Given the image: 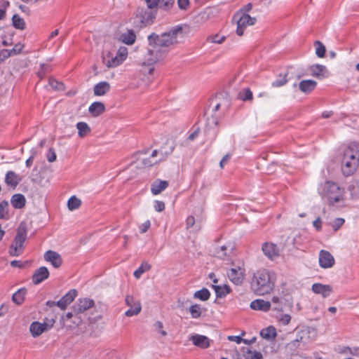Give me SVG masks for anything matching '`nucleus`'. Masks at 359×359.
<instances>
[{"instance_id":"f257e3e1","label":"nucleus","mask_w":359,"mask_h":359,"mask_svg":"<svg viewBox=\"0 0 359 359\" xmlns=\"http://www.w3.org/2000/svg\"><path fill=\"white\" fill-rule=\"evenodd\" d=\"M179 32V29H175L161 35L152 33L148 36L149 46L142 65L147 66L149 74L154 71L153 65L165 58L170 47L177 43V35Z\"/></svg>"},{"instance_id":"f03ea898","label":"nucleus","mask_w":359,"mask_h":359,"mask_svg":"<svg viewBox=\"0 0 359 359\" xmlns=\"http://www.w3.org/2000/svg\"><path fill=\"white\" fill-rule=\"evenodd\" d=\"M276 275L267 269H260L254 273L251 282V289L257 295L271 293L274 288Z\"/></svg>"},{"instance_id":"7ed1b4c3","label":"nucleus","mask_w":359,"mask_h":359,"mask_svg":"<svg viewBox=\"0 0 359 359\" xmlns=\"http://www.w3.org/2000/svg\"><path fill=\"white\" fill-rule=\"evenodd\" d=\"M319 194L330 206L341 208L345 205V189L335 182H325L319 189Z\"/></svg>"},{"instance_id":"20e7f679","label":"nucleus","mask_w":359,"mask_h":359,"mask_svg":"<svg viewBox=\"0 0 359 359\" xmlns=\"http://www.w3.org/2000/svg\"><path fill=\"white\" fill-rule=\"evenodd\" d=\"M359 150L358 145L349 147L344 151L341 161V171L346 176L353 174L358 166Z\"/></svg>"},{"instance_id":"39448f33","label":"nucleus","mask_w":359,"mask_h":359,"mask_svg":"<svg viewBox=\"0 0 359 359\" xmlns=\"http://www.w3.org/2000/svg\"><path fill=\"white\" fill-rule=\"evenodd\" d=\"M27 230L26 224L21 222L18 228L17 233L10 246L9 254L13 257L20 256L24 251V243L27 239Z\"/></svg>"},{"instance_id":"423d86ee","label":"nucleus","mask_w":359,"mask_h":359,"mask_svg":"<svg viewBox=\"0 0 359 359\" xmlns=\"http://www.w3.org/2000/svg\"><path fill=\"white\" fill-rule=\"evenodd\" d=\"M128 57V49L125 46L120 47L116 55L107 51L102 55V62L108 68H114L121 65Z\"/></svg>"},{"instance_id":"0eeeda50","label":"nucleus","mask_w":359,"mask_h":359,"mask_svg":"<svg viewBox=\"0 0 359 359\" xmlns=\"http://www.w3.org/2000/svg\"><path fill=\"white\" fill-rule=\"evenodd\" d=\"M229 107V102L227 99L224 97L223 95L220 94L209 101L206 114H211L212 116L217 118L218 115L217 112L221 111L224 112Z\"/></svg>"},{"instance_id":"6e6552de","label":"nucleus","mask_w":359,"mask_h":359,"mask_svg":"<svg viewBox=\"0 0 359 359\" xmlns=\"http://www.w3.org/2000/svg\"><path fill=\"white\" fill-rule=\"evenodd\" d=\"M233 20H236L237 24L236 34L238 36H242L248 26L253 25L255 23L256 18H252L248 13L240 11L234 15Z\"/></svg>"},{"instance_id":"1a4fd4ad","label":"nucleus","mask_w":359,"mask_h":359,"mask_svg":"<svg viewBox=\"0 0 359 359\" xmlns=\"http://www.w3.org/2000/svg\"><path fill=\"white\" fill-rule=\"evenodd\" d=\"M156 11L146 7H138L136 11V18L139 20L141 26H147L153 22L156 18Z\"/></svg>"},{"instance_id":"9d476101","label":"nucleus","mask_w":359,"mask_h":359,"mask_svg":"<svg viewBox=\"0 0 359 359\" xmlns=\"http://www.w3.org/2000/svg\"><path fill=\"white\" fill-rule=\"evenodd\" d=\"M317 336V330L312 327H304L297 333V338L306 346L309 343L313 341Z\"/></svg>"},{"instance_id":"9b49d317","label":"nucleus","mask_w":359,"mask_h":359,"mask_svg":"<svg viewBox=\"0 0 359 359\" xmlns=\"http://www.w3.org/2000/svg\"><path fill=\"white\" fill-rule=\"evenodd\" d=\"M125 303L130 307V309L125 312V315L127 317L137 316L140 313L142 310L141 303L139 300H136L133 295H126Z\"/></svg>"},{"instance_id":"f8f14e48","label":"nucleus","mask_w":359,"mask_h":359,"mask_svg":"<svg viewBox=\"0 0 359 359\" xmlns=\"http://www.w3.org/2000/svg\"><path fill=\"white\" fill-rule=\"evenodd\" d=\"M318 263L322 269H330L334 265L335 259L330 252L321 250L319 252Z\"/></svg>"},{"instance_id":"ddd939ff","label":"nucleus","mask_w":359,"mask_h":359,"mask_svg":"<svg viewBox=\"0 0 359 359\" xmlns=\"http://www.w3.org/2000/svg\"><path fill=\"white\" fill-rule=\"evenodd\" d=\"M245 269L241 266L231 268L227 273L230 280L235 285H241L244 278Z\"/></svg>"},{"instance_id":"4468645a","label":"nucleus","mask_w":359,"mask_h":359,"mask_svg":"<svg viewBox=\"0 0 359 359\" xmlns=\"http://www.w3.org/2000/svg\"><path fill=\"white\" fill-rule=\"evenodd\" d=\"M189 340L194 346L203 349L208 348L212 342L208 337L198 334L190 336Z\"/></svg>"},{"instance_id":"2eb2a0df","label":"nucleus","mask_w":359,"mask_h":359,"mask_svg":"<svg viewBox=\"0 0 359 359\" xmlns=\"http://www.w3.org/2000/svg\"><path fill=\"white\" fill-rule=\"evenodd\" d=\"M262 252L269 259L273 260L279 256V249L273 243L266 242L262 244Z\"/></svg>"},{"instance_id":"dca6fc26","label":"nucleus","mask_w":359,"mask_h":359,"mask_svg":"<svg viewBox=\"0 0 359 359\" xmlns=\"http://www.w3.org/2000/svg\"><path fill=\"white\" fill-rule=\"evenodd\" d=\"M311 290L313 293L320 294L323 298H327L332 292L333 289L330 285H323L322 283H316L312 285Z\"/></svg>"},{"instance_id":"f3484780","label":"nucleus","mask_w":359,"mask_h":359,"mask_svg":"<svg viewBox=\"0 0 359 359\" xmlns=\"http://www.w3.org/2000/svg\"><path fill=\"white\" fill-rule=\"evenodd\" d=\"M94 306V301L89 298L80 299L74 306V311L77 314L83 313Z\"/></svg>"},{"instance_id":"a211bd4d","label":"nucleus","mask_w":359,"mask_h":359,"mask_svg":"<svg viewBox=\"0 0 359 359\" xmlns=\"http://www.w3.org/2000/svg\"><path fill=\"white\" fill-rule=\"evenodd\" d=\"M77 295L76 290H69L65 296H63L58 302L57 306L61 309H65L70 304Z\"/></svg>"},{"instance_id":"6ab92c4d","label":"nucleus","mask_w":359,"mask_h":359,"mask_svg":"<svg viewBox=\"0 0 359 359\" xmlns=\"http://www.w3.org/2000/svg\"><path fill=\"white\" fill-rule=\"evenodd\" d=\"M44 259L50 262L55 268H58L62 263L60 255L53 250H48L44 254Z\"/></svg>"},{"instance_id":"aec40b11","label":"nucleus","mask_w":359,"mask_h":359,"mask_svg":"<svg viewBox=\"0 0 359 359\" xmlns=\"http://www.w3.org/2000/svg\"><path fill=\"white\" fill-rule=\"evenodd\" d=\"M49 276V271L45 266H41L36 269L32 276V282L37 285L41 283Z\"/></svg>"},{"instance_id":"412c9836","label":"nucleus","mask_w":359,"mask_h":359,"mask_svg":"<svg viewBox=\"0 0 359 359\" xmlns=\"http://www.w3.org/2000/svg\"><path fill=\"white\" fill-rule=\"evenodd\" d=\"M250 306L253 310L266 312L270 310L271 304L269 301L258 299L252 301L250 303Z\"/></svg>"},{"instance_id":"4be33fe9","label":"nucleus","mask_w":359,"mask_h":359,"mask_svg":"<svg viewBox=\"0 0 359 359\" xmlns=\"http://www.w3.org/2000/svg\"><path fill=\"white\" fill-rule=\"evenodd\" d=\"M311 75L318 79H323L327 76L328 72L326 67L322 65H313L309 68Z\"/></svg>"},{"instance_id":"5701e85b","label":"nucleus","mask_w":359,"mask_h":359,"mask_svg":"<svg viewBox=\"0 0 359 359\" xmlns=\"http://www.w3.org/2000/svg\"><path fill=\"white\" fill-rule=\"evenodd\" d=\"M168 187V182L165 180H156L151 184V191L154 195L161 194Z\"/></svg>"},{"instance_id":"b1692460","label":"nucleus","mask_w":359,"mask_h":359,"mask_svg":"<svg viewBox=\"0 0 359 359\" xmlns=\"http://www.w3.org/2000/svg\"><path fill=\"white\" fill-rule=\"evenodd\" d=\"M46 330L47 325L39 322H33L29 327L30 332L34 337H39Z\"/></svg>"},{"instance_id":"393cba45","label":"nucleus","mask_w":359,"mask_h":359,"mask_svg":"<svg viewBox=\"0 0 359 359\" xmlns=\"http://www.w3.org/2000/svg\"><path fill=\"white\" fill-rule=\"evenodd\" d=\"M316 85H317L316 81H315L313 80L308 79V80L302 81L299 84V90L302 92H303L304 93H309L315 89V88L316 87Z\"/></svg>"},{"instance_id":"a878e982","label":"nucleus","mask_w":359,"mask_h":359,"mask_svg":"<svg viewBox=\"0 0 359 359\" xmlns=\"http://www.w3.org/2000/svg\"><path fill=\"white\" fill-rule=\"evenodd\" d=\"M110 90V84L107 81H101L94 86V94L96 96H102Z\"/></svg>"},{"instance_id":"bb28decb","label":"nucleus","mask_w":359,"mask_h":359,"mask_svg":"<svg viewBox=\"0 0 359 359\" xmlns=\"http://www.w3.org/2000/svg\"><path fill=\"white\" fill-rule=\"evenodd\" d=\"M175 148V145L173 143L166 142L164 146L161 147L159 149L161 157L157 159L158 161H161L165 160L169 155H170Z\"/></svg>"},{"instance_id":"cd10ccee","label":"nucleus","mask_w":359,"mask_h":359,"mask_svg":"<svg viewBox=\"0 0 359 359\" xmlns=\"http://www.w3.org/2000/svg\"><path fill=\"white\" fill-rule=\"evenodd\" d=\"M25 197L21 194H14L11 199V205L17 209H21L25 205Z\"/></svg>"},{"instance_id":"c85d7f7f","label":"nucleus","mask_w":359,"mask_h":359,"mask_svg":"<svg viewBox=\"0 0 359 359\" xmlns=\"http://www.w3.org/2000/svg\"><path fill=\"white\" fill-rule=\"evenodd\" d=\"M5 182L8 186L15 187L20 182V178L13 171H8L5 177Z\"/></svg>"},{"instance_id":"c756f323","label":"nucleus","mask_w":359,"mask_h":359,"mask_svg":"<svg viewBox=\"0 0 359 359\" xmlns=\"http://www.w3.org/2000/svg\"><path fill=\"white\" fill-rule=\"evenodd\" d=\"M260 335L262 338L265 339L273 341L275 339L277 335L276 330L274 327L269 326L266 328L262 330L260 332Z\"/></svg>"},{"instance_id":"7c9ffc66","label":"nucleus","mask_w":359,"mask_h":359,"mask_svg":"<svg viewBox=\"0 0 359 359\" xmlns=\"http://www.w3.org/2000/svg\"><path fill=\"white\" fill-rule=\"evenodd\" d=\"M88 111L93 116H97L104 111V105L102 102H95L90 105Z\"/></svg>"},{"instance_id":"2f4dec72","label":"nucleus","mask_w":359,"mask_h":359,"mask_svg":"<svg viewBox=\"0 0 359 359\" xmlns=\"http://www.w3.org/2000/svg\"><path fill=\"white\" fill-rule=\"evenodd\" d=\"M212 288L214 289L217 297H219V298L225 297L227 294H229L230 292V288L226 285H212Z\"/></svg>"},{"instance_id":"473e14b6","label":"nucleus","mask_w":359,"mask_h":359,"mask_svg":"<svg viewBox=\"0 0 359 359\" xmlns=\"http://www.w3.org/2000/svg\"><path fill=\"white\" fill-rule=\"evenodd\" d=\"M76 127L78 130L79 136L81 137L87 136L90 132V127L85 122L77 123Z\"/></svg>"},{"instance_id":"72a5a7b5","label":"nucleus","mask_w":359,"mask_h":359,"mask_svg":"<svg viewBox=\"0 0 359 359\" xmlns=\"http://www.w3.org/2000/svg\"><path fill=\"white\" fill-rule=\"evenodd\" d=\"M243 359H263L262 354L257 351H252L249 348L243 350Z\"/></svg>"},{"instance_id":"f704fd0d","label":"nucleus","mask_w":359,"mask_h":359,"mask_svg":"<svg viewBox=\"0 0 359 359\" xmlns=\"http://www.w3.org/2000/svg\"><path fill=\"white\" fill-rule=\"evenodd\" d=\"M135 34L133 31H129L127 33L122 34L121 35L120 39L121 41L126 44L131 45L135 41Z\"/></svg>"},{"instance_id":"c9c22d12","label":"nucleus","mask_w":359,"mask_h":359,"mask_svg":"<svg viewBox=\"0 0 359 359\" xmlns=\"http://www.w3.org/2000/svg\"><path fill=\"white\" fill-rule=\"evenodd\" d=\"M26 292L27 291L25 288H22L18 290L16 292H15L12 297L13 302L18 305L21 304L24 302Z\"/></svg>"},{"instance_id":"e433bc0d","label":"nucleus","mask_w":359,"mask_h":359,"mask_svg":"<svg viewBox=\"0 0 359 359\" xmlns=\"http://www.w3.org/2000/svg\"><path fill=\"white\" fill-rule=\"evenodd\" d=\"M12 22L15 28L21 30L25 29V22L19 15L15 14L12 18Z\"/></svg>"},{"instance_id":"4c0bfd02","label":"nucleus","mask_w":359,"mask_h":359,"mask_svg":"<svg viewBox=\"0 0 359 359\" xmlns=\"http://www.w3.org/2000/svg\"><path fill=\"white\" fill-rule=\"evenodd\" d=\"M303 347L302 344L299 341V340L296 338L295 339L291 341L288 344H287L285 348L288 352H294L297 349Z\"/></svg>"},{"instance_id":"58836bf2","label":"nucleus","mask_w":359,"mask_h":359,"mask_svg":"<svg viewBox=\"0 0 359 359\" xmlns=\"http://www.w3.org/2000/svg\"><path fill=\"white\" fill-rule=\"evenodd\" d=\"M81 205V201L76 196H72L67 201V207L69 210L78 209Z\"/></svg>"},{"instance_id":"ea45409f","label":"nucleus","mask_w":359,"mask_h":359,"mask_svg":"<svg viewBox=\"0 0 359 359\" xmlns=\"http://www.w3.org/2000/svg\"><path fill=\"white\" fill-rule=\"evenodd\" d=\"M8 203L7 201H3L0 203V219H8Z\"/></svg>"},{"instance_id":"a19ab883","label":"nucleus","mask_w":359,"mask_h":359,"mask_svg":"<svg viewBox=\"0 0 359 359\" xmlns=\"http://www.w3.org/2000/svg\"><path fill=\"white\" fill-rule=\"evenodd\" d=\"M150 269L151 265L149 264L147 262H143L140 266L134 271V276L137 279H139L144 272L149 271Z\"/></svg>"},{"instance_id":"79ce46f5","label":"nucleus","mask_w":359,"mask_h":359,"mask_svg":"<svg viewBox=\"0 0 359 359\" xmlns=\"http://www.w3.org/2000/svg\"><path fill=\"white\" fill-rule=\"evenodd\" d=\"M210 293L206 288H203L198 291H196L194 294L195 298L202 301H207L210 298Z\"/></svg>"},{"instance_id":"37998d69","label":"nucleus","mask_w":359,"mask_h":359,"mask_svg":"<svg viewBox=\"0 0 359 359\" xmlns=\"http://www.w3.org/2000/svg\"><path fill=\"white\" fill-rule=\"evenodd\" d=\"M189 312L193 318H199L201 316V306L199 304L191 305L189 308Z\"/></svg>"},{"instance_id":"c03bdc74","label":"nucleus","mask_w":359,"mask_h":359,"mask_svg":"<svg viewBox=\"0 0 359 359\" xmlns=\"http://www.w3.org/2000/svg\"><path fill=\"white\" fill-rule=\"evenodd\" d=\"M316 47V54L318 57H323L325 55V46L319 41L314 43Z\"/></svg>"},{"instance_id":"a18cd8bd","label":"nucleus","mask_w":359,"mask_h":359,"mask_svg":"<svg viewBox=\"0 0 359 359\" xmlns=\"http://www.w3.org/2000/svg\"><path fill=\"white\" fill-rule=\"evenodd\" d=\"M24 46L23 44L18 43L11 50H4V53H8L7 56H13L18 55L21 53Z\"/></svg>"},{"instance_id":"49530a36","label":"nucleus","mask_w":359,"mask_h":359,"mask_svg":"<svg viewBox=\"0 0 359 359\" xmlns=\"http://www.w3.org/2000/svg\"><path fill=\"white\" fill-rule=\"evenodd\" d=\"M175 0H158V8L168 11L172 6Z\"/></svg>"},{"instance_id":"de8ad7c7","label":"nucleus","mask_w":359,"mask_h":359,"mask_svg":"<svg viewBox=\"0 0 359 359\" xmlns=\"http://www.w3.org/2000/svg\"><path fill=\"white\" fill-rule=\"evenodd\" d=\"M51 71V67L48 64H41V69L37 72V76L41 79L45 75Z\"/></svg>"},{"instance_id":"09e8293b","label":"nucleus","mask_w":359,"mask_h":359,"mask_svg":"<svg viewBox=\"0 0 359 359\" xmlns=\"http://www.w3.org/2000/svg\"><path fill=\"white\" fill-rule=\"evenodd\" d=\"M277 320L279 324L287 325L291 321V316L289 314H280L277 317Z\"/></svg>"},{"instance_id":"8fccbe9b","label":"nucleus","mask_w":359,"mask_h":359,"mask_svg":"<svg viewBox=\"0 0 359 359\" xmlns=\"http://www.w3.org/2000/svg\"><path fill=\"white\" fill-rule=\"evenodd\" d=\"M286 76H287L286 74H284V75L280 74L279 77L272 83V86L280 87V86H284L287 82Z\"/></svg>"},{"instance_id":"3c124183","label":"nucleus","mask_w":359,"mask_h":359,"mask_svg":"<svg viewBox=\"0 0 359 359\" xmlns=\"http://www.w3.org/2000/svg\"><path fill=\"white\" fill-rule=\"evenodd\" d=\"M239 97L244 101L251 100L252 98V93L249 88H245L239 93Z\"/></svg>"},{"instance_id":"603ef678","label":"nucleus","mask_w":359,"mask_h":359,"mask_svg":"<svg viewBox=\"0 0 359 359\" xmlns=\"http://www.w3.org/2000/svg\"><path fill=\"white\" fill-rule=\"evenodd\" d=\"M48 83L49 85L55 90H62L64 89V84L54 79L50 78Z\"/></svg>"},{"instance_id":"864d4df0","label":"nucleus","mask_w":359,"mask_h":359,"mask_svg":"<svg viewBox=\"0 0 359 359\" xmlns=\"http://www.w3.org/2000/svg\"><path fill=\"white\" fill-rule=\"evenodd\" d=\"M344 219L343 218H336L334 219L332 223L331 226L334 231H338L339 228L344 224Z\"/></svg>"},{"instance_id":"5fc2aeb1","label":"nucleus","mask_w":359,"mask_h":359,"mask_svg":"<svg viewBox=\"0 0 359 359\" xmlns=\"http://www.w3.org/2000/svg\"><path fill=\"white\" fill-rule=\"evenodd\" d=\"M271 303L273 304V310H276V311H281L283 310V304L280 302L279 297H273L271 299Z\"/></svg>"},{"instance_id":"6e6d98bb","label":"nucleus","mask_w":359,"mask_h":359,"mask_svg":"<svg viewBox=\"0 0 359 359\" xmlns=\"http://www.w3.org/2000/svg\"><path fill=\"white\" fill-rule=\"evenodd\" d=\"M147 4V8L157 11L158 0H143Z\"/></svg>"},{"instance_id":"4d7b16f0","label":"nucleus","mask_w":359,"mask_h":359,"mask_svg":"<svg viewBox=\"0 0 359 359\" xmlns=\"http://www.w3.org/2000/svg\"><path fill=\"white\" fill-rule=\"evenodd\" d=\"M151 226L150 220L147 219L144 223L140 225L139 229L141 233H146Z\"/></svg>"},{"instance_id":"13d9d810","label":"nucleus","mask_w":359,"mask_h":359,"mask_svg":"<svg viewBox=\"0 0 359 359\" xmlns=\"http://www.w3.org/2000/svg\"><path fill=\"white\" fill-rule=\"evenodd\" d=\"M154 208L157 212H162L165 209V203L161 201H155Z\"/></svg>"},{"instance_id":"bf43d9fd","label":"nucleus","mask_w":359,"mask_h":359,"mask_svg":"<svg viewBox=\"0 0 359 359\" xmlns=\"http://www.w3.org/2000/svg\"><path fill=\"white\" fill-rule=\"evenodd\" d=\"M56 154L55 152V150L53 148H50L48 150V153L47 154V160L52 163L54 162L56 160Z\"/></svg>"},{"instance_id":"052dcab7","label":"nucleus","mask_w":359,"mask_h":359,"mask_svg":"<svg viewBox=\"0 0 359 359\" xmlns=\"http://www.w3.org/2000/svg\"><path fill=\"white\" fill-rule=\"evenodd\" d=\"M210 41L215 43H222L225 40V36H219V35H215L210 37Z\"/></svg>"},{"instance_id":"680f3d73","label":"nucleus","mask_w":359,"mask_h":359,"mask_svg":"<svg viewBox=\"0 0 359 359\" xmlns=\"http://www.w3.org/2000/svg\"><path fill=\"white\" fill-rule=\"evenodd\" d=\"M141 161H142V165H144V166H151L158 162L157 159L151 160L150 158H142Z\"/></svg>"},{"instance_id":"e2e57ef3","label":"nucleus","mask_w":359,"mask_h":359,"mask_svg":"<svg viewBox=\"0 0 359 359\" xmlns=\"http://www.w3.org/2000/svg\"><path fill=\"white\" fill-rule=\"evenodd\" d=\"M351 195L353 198H359V182L353 185L351 189Z\"/></svg>"},{"instance_id":"0e129e2a","label":"nucleus","mask_w":359,"mask_h":359,"mask_svg":"<svg viewBox=\"0 0 359 359\" xmlns=\"http://www.w3.org/2000/svg\"><path fill=\"white\" fill-rule=\"evenodd\" d=\"M155 327L157 332L161 333L162 336L165 337L167 335V332L163 330V323L161 322H156Z\"/></svg>"},{"instance_id":"69168bd1","label":"nucleus","mask_w":359,"mask_h":359,"mask_svg":"<svg viewBox=\"0 0 359 359\" xmlns=\"http://www.w3.org/2000/svg\"><path fill=\"white\" fill-rule=\"evenodd\" d=\"M177 4L179 6V8L180 9H187L188 6L189 5V0H177Z\"/></svg>"},{"instance_id":"338daca9","label":"nucleus","mask_w":359,"mask_h":359,"mask_svg":"<svg viewBox=\"0 0 359 359\" xmlns=\"http://www.w3.org/2000/svg\"><path fill=\"white\" fill-rule=\"evenodd\" d=\"M195 223V219L193 216H189L186 219L187 229H189L194 226Z\"/></svg>"},{"instance_id":"774afa93","label":"nucleus","mask_w":359,"mask_h":359,"mask_svg":"<svg viewBox=\"0 0 359 359\" xmlns=\"http://www.w3.org/2000/svg\"><path fill=\"white\" fill-rule=\"evenodd\" d=\"M226 247L225 246H221L219 250L217 252V256L221 259H224V257L226 256Z\"/></svg>"}]
</instances>
